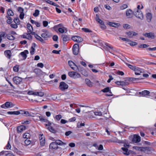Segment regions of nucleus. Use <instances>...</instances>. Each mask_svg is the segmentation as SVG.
<instances>
[{"label":"nucleus","mask_w":156,"mask_h":156,"mask_svg":"<svg viewBox=\"0 0 156 156\" xmlns=\"http://www.w3.org/2000/svg\"><path fill=\"white\" fill-rule=\"evenodd\" d=\"M126 64L130 69L135 72V74L136 75H140L141 73H144V69H142L127 63Z\"/></svg>","instance_id":"nucleus-1"},{"label":"nucleus","mask_w":156,"mask_h":156,"mask_svg":"<svg viewBox=\"0 0 156 156\" xmlns=\"http://www.w3.org/2000/svg\"><path fill=\"white\" fill-rule=\"evenodd\" d=\"M14 106V105L11 102H7L1 106L2 108H11Z\"/></svg>","instance_id":"nucleus-2"},{"label":"nucleus","mask_w":156,"mask_h":156,"mask_svg":"<svg viewBox=\"0 0 156 156\" xmlns=\"http://www.w3.org/2000/svg\"><path fill=\"white\" fill-rule=\"evenodd\" d=\"M59 87L62 91H64L68 88V85L64 82H62L60 83Z\"/></svg>","instance_id":"nucleus-3"},{"label":"nucleus","mask_w":156,"mask_h":156,"mask_svg":"<svg viewBox=\"0 0 156 156\" xmlns=\"http://www.w3.org/2000/svg\"><path fill=\"white\" fill-rule=\"evenodd\" d=\"M68 63L69 66L74 70L77 71L78 69L77 66L72 61H69Z\"/></svg>","instance_id":"nucleus-4"},{"label":"nucleus","mask_w":156,"mask_h":156,"mask_svg":"<svg viewBox=\"0 0 156 156\" xmlns=\"http://www.w3.org/2000/svg\"><path fill=\"white\" fill-rule=\"evenodd\" d=\"M134 14L137 18L141 20L143 19L144 16L142 12L140 11L137 10L135 12Z\"/></svg>","instance_id":"nucleus-5"},{"label":"nucleus","mask_w":156,"mask_h":156,"mask_svg":"<svg viewBox=\"0 0 156 156\" xmlns=\"http://www.w3.org/2000/svg\"><path fill=\"white\" fill-rule=\"evenodd\" d=\"M79 51V46L78 44H75L73 48V54L75 55L78 54Z\"/></svg>","instance_id":"nucleus-6"},{"label":"nucleus","mask_w":156,"mask_h":156,"mask_svg":"<svg viewBox=\"0 0 156 156\" xmlns=\"http://www.w3.org/2000/svg\"><path fill=\"white\" fill-rule=\"evenodd\" d=\"M22 79L21 78L18 76H15L13 77V81L16 84H19L22 82Z\"/></svg>","instance_id":"nucleus-7"},{"label":"nucleus","mask_w":156,"mask_h":156,"mask_svg":"<svg viewBox=\"0 0 156 156\" xmlns=\"http://www.w3.org/2000/svg\"><path fill=\"white\" fill-rule=\"evenodd\" d=\"M140 140V136L135 135L132 140V142L134 143H138L139 142Z\"/></svg>","instance_id":"nucleus-8"},{"label":"nucleus","mask_w":156,"mask_h":156,"mask_svg":"<svg viewBox=\"0 0 156 156\" xmlns=\"http://www.w3.org/2000/svg\"><path fill=\"white\" fill-rule=\"evenodd\" d=\"M72 39L74 41L77 42H80L83 41V39L80 37L74 36L72 37Z\"/></svg>","instance_id":"nucleus-9"},{"label":"nucleus","mask_w":156,"mask_h":156,"mask_svg":"<svg viewBox=\"0 0 156 156\" xmlns=\"http://www.w3.org/2000/svg\"><path fill=\"white\" fill-rule=\"evenodd\" d=\"M152 150V148L150 147H142L141 151L144 152L145 153L149 154Z\"/></svg>","instance_id":"nucleus-10"},{"label":"nucleus","mask_w":156,"mask_h":156,"mask_svg":"<svg viewBox=\"0 0 156 156\" xmlns=\"http://www.w3.org/2000/svg\"><path fill=\"white\" fill-rule=\"evenodd\" d=\"M134 13L133 12V11L130 9H128L126 11V16L128 18L132 17Z\"/></svg>","instance_id":"nucleus-11"},{"label":"nucleus","mask_w":156,"mask_h":156,"mask_svg":"<svg viewBox=\"0 0 156 156\" xmlns=\"http://www.w3.org/2000/svg\"><path fill=\"white\" fill-rule=\"evenodd\" d=\"M101 91L103 92H108L109 93H110V94H106V95L107 96H112V94H111L112 92H111V90H110L109 87H107L106 88H105L101 90Z\"/></svg>","instance_id":"nucleus-12"},{"label":"nucleus","mask_w":156,"mask_h":156,"mask_svg":"<svg viewBox=\"0 0 156 156\" xmlns=\"http://www.w3.org/2000/svg\"><path fill=\"white\" fill-rule=\"evenodd\" d=\"M34 72L37 75H43V73H45L43 72L41 69H34Z\"/></svg>","instance_id":"nucleus-13"},{"label":"nucleus","mask_w":156,"mask_h":156,"mask_svg":"<svg viewBox=\"0 0 156 156\" xmlns=\"http://www.w3.org/2000/svg\"><path fill=\"white\" fill-rule=\"evenodd\" d=\"M143 35L146 37L151 38L152 39L154 38L155 37L154 34L151 32H150L149 33H145V34H144Z\"/></svg>","instance_id":"nucleus-14"},{"label":"nucleus","mask_w":156,"mask_h":156,"mask_svg":"<svg viewBox=\"0 0 156 156\" xmlns=\"http://www.w3.org/2000/svg\"><path fill=\"white\" fill-rule=\"evenodd\" d=\"M29 53V52L27 50H25L23 51L20 53V55L23 58V59L25 60L27 58V54Z\"/></svg>","instance_id":"nucleus-15"},{"label":"nucleus","mask_w":156,"mask_h":156,"mask_svg":"<svg viewBox=\"0 0 156 156\" xmlns=\"http://www.w3.org/2000/svg\"><path fill=\"white\" fill-rule=\"evenodd\" d=\"M49 148L51 149H56L58 148V146L55 142L51 143L49 145Z\"/></svg>","instance_id":"nucleus-16"},{"label":"nucleus","mask_w":156,"mask_h":156,"mask_svg":"<svg viewBox=\"0 0 156 156\" xmlns=\"http://www.w3.org/2000/svg\"><path fill=\"white\" fill-rule=\"evenodd\" d=\"M26 129V127L24 125H21L18 126L17 128L18 133H20Z\"/></svg>","instance_id":"nucleus-17"},{"label":"nucleus","mask_w":156,"mask_h":156,"mask_svg":"<svg viewBox=\"0 0 156 156\" xmlns=\"http://www.w3.org/2000/svg\"><path fill=\"white\" fill-rule=\"evenodd\" d=\"M4 54L6 57L9 59H10L11 56V51L10 50H7L5 51Z\"/></svg>","instance_id":"nucleus-18"},{"label":"nucleus","mask_w":156,"mask_h":156,"mask_svg":"<svg viewBox=\"0 0 156 156\" xmlns=\"http://www.w3.org/2000/svg\"><path fill=\"white\" fill-rule=\"evenodd\" d=\"M61 37L62 38L63 41H67L70 39V37L66 35L62 34L61 36Z\"/></svg>","instance_id":"nucleus-19"},{"label":"nucleus","mask_w":156,"mask_h":156,"mask_svg":"<svg viewBox=\"0 0 156 156\" xmlns=\"http://www.w3.org/2000/svg\"><path fill=\"white\" fill-rule=\"evenodd\" d=\"M55 141V142L57 144V145L58 146V145L61 146H62L63 145H66V143L63 142L61 140H54Z\"/></svg>","instance_id":"nucleus-20"},{"label":"nucleus","mask_w":156,"mask_h":156,"mask_svg":"<svg viewBox=\"0 0 156 156\" xmlns=\"http://www.w3.org/2000/svg\"><path fill=\"white\" fill-rule=\"evenodd\" d=\"M51 36V35L50 33H43L41 35V36L43 38H46L49 37Z\"/></svg>","instance_id":"nucleus-21"},{"label":"nucleus","mask_w":156,"mask_h":156,"mask_svg":"<svg viewBox=\"0 0 156 156\" xmlns=\"http://www.w3.org/2000/svg\"><path fill=\"white\" fill-rule=\"evenodd\" d=\"M79 23L77 20H75L73 21V25L74 27L76 29L79 28Z\"/></svg>","instance_id":"nucleus-22"},{"label":"nucleus","mask_w":156,"mask_h":156,"mask_svg":"<svg viewBox=\"0 0 156 156\" xmlns=\"http://www.w3.org/2000/svg\"><path fill=\"white\" fill-rule=\"evenodd\" d=\"M35 44L33 43V45L31 47V50L30 51V53L31 55H33L34 54V51H35Z\"/></svg>","instance_id":"nucleus-23"},{"label":"nucleus","mask_w":156,"mask_h":156,"mask_svg":"<svg viewBox=\"0 0 156 156\" xmlns=\"http://www.w3.org/2000/svg\"><path fill=\"white\" fill-rule=\"evenodd\" d=\"M146 17L147 18V21L150 22L151 21L152 17L151 14L149 12L147 13L146 14Z\"/></svg>","instance_id":"nucleus-24"},{"label":"nucleus","mask_w":156,"mask_h":156,"mask_svg":"<svg viewBox=\"0 0 156 156\" xmlns=\"http://www.w3.org/2000/svg\"><path fill=\"white\" fill-rule=\"evenodd\" d=\"M44 95V92L42 91H35V95L41 97L43 96Z\"/></svg>","instance_id":"nucleus-25"},{"label":"nucleus","mask_w":156,"mask_h":156,"mask_svg":"<svg viewBox=\"0 0 156 156\" xmlns=\"http://www.w3.org/2000/svg\"><path fill=\"white\" fill-rule=\"evenodd\" d=\"M124 151L123 153L125 155H129V153L128 151V149L127 148L125 147H122L121 148Z\"/></svg>","instance_id":"nucleus-26"},{"label":"nucleus","mask_w":156,"mask_h":156,"mask_svg":"<svg viewBox=\"0 0 156 156\" xmlns=\"http://www.w3.org/2000/svg\"><path fill=\"white\" fill-rule=\"evenodd\" d=\"M6 37L7 38L10 40H13L15 39V37L11 34H6Z\"/></svg>","instance_id":"nucleus-27"},{"label":"nucleus","mask_w":156,"mask_h":156,"mask_svg":"<svg viewBox=\"0 0 156 156\" xmlns=\"http://www.w3.org/2000/svg\"><path fill=\"white\" fill-rule=\"evenodd\" d=\"M85 82L86 84L89 87H91L92 86V83H91L90 80L88 79H86L85 80Z\"/></svg>","instance_id":"nucleus-28"},{"label":"nucleus","mask_w":156,"mask_h":156,"mask_svg":"<svg viewBox=\"0 0 156 156\" xmlns=\"http://www.w3.org/2000/svg\"><path fill=\"white\" fill-rule=\"evenodd\" d=\"M139 93L140 94L145 96L148 95L150 94V92L148 90H144L142 92H140Z\"/></svg>","instance_id":"nucleus-29"},{"label":"nucleus","mask_w":156,"mask_h":156,"mask_svg":"<svg viewBox=\"0 0 156 156\" xmlns=\"http://www.w3.org/2000/svg\"><path fill=\"white\" fill-rule=\"evenodd\" d=\"M37 117L38 118V119H37L38 120H39L42 122H46L47 121L46 119H45L42 116H37Z\"/></svg>","instance_id":"nucleus-30"},{"label":"nucleus","mask_w":156,"mask_h":156,"mask_svg":"<svg viewBox=\"0 0 156 156\" xmlns=\"http://www.w3.org/2000/svg\"><path fill=\"white\" fill-rule=\"evenodd\" d=\"M6 17L8 19L6 21L7 23L9 24H10L12 22V19L9 16H6Z\"/></svg>","instance_id":"nucleus-31"},{"label":"nucleus","mask_w":156,"mask_h":156,"mask_svg":"<svg viewBox=\"0 0 156 156\" xmlns=\"http://www.w3.org/2000/svg\"><path fill=\"white\" fill-rule=\"evenodd\" d=\"M8 114L10 115H18L20 114V113L19 111H13V112H7Z\"/></svg>","instance_id":"nucleus-32"},{"label":"nucleus","mask_w":156,"mask_h":156,"mask_svg":"<svg viewBox=\"0 0 156 156\" xmlns=\"http://www.w3.org/2000/svg\"><path fill=\"white\" fill-rule=\"evenodd\" d=\"M96 16L97 17L96 18V20L97 22H98L100 24L104 23V22L102 20L99 18L98 15V14H96Z\"/></svg>","instance_id":"nucleus-33"},{"label":"nucleus","mask_w":156,"mask_h":156,"mask_svg":"<svg viewBox=\"0 0 156 156\" xmlns=\"http://www.w3.org/2000/svg\"><path fill=\"white\" fill-rule=\"evenodd\" d=\"M48 130L52 133H55L56 132V130L51 126H48Z\"/></svg>","instance_id":"nucleus-34"},{"label":"nucleus","mask_w":156,"mask_h":156,"mask_svg":"<svg viewBox=\"0 0 156 156\" xmlns=\"http://www.w3.org/2000/svg\"><path fill=\"white\" fill-rule=\"evenodd\" d=\"M5 35V33L4 32H0V43L2 41V37H4Z\"/></svg>","instance_id":"nucleus-35"},{"label":"nucleus","mask_w":156,"mask_h":156,"mask_svg":"<svg viewBox=\"0 0 156 156\" xmlns=\"http://www.w3.org/2000/svg\"><path fill=\"white\" fill-rule=\"evenodd\" d=\"M27 27L28 29L29 30L28 31V32H31V31H32L33 30V27L30 24L28 23L27 25Z\"/></svg>","instance_id":"nucleus-36"},{"label":"nucleus","mask_w":156,"mask_h":156,"mask_svg":"<svg viewBox=\"0 0 156 156\" xmlns=\"http://www.w3.org/2000/svg\"><path fill=\"white\" fill-rule=\"evenodd\" d=\"M36 36H37V37H36V38L37 40L40 41L42 43H45L44 40L41 37H40V36H39L38 35H36Z\"/></svg>","instance_id":"nucleus-37"},{"label":"nucleus","mask_w":156,"mask_h":156,"mask_svg":"<svg viewBox=\"0 0 156 156\" xmlns=\"http://www.w3.org/2000/svg\"><path fill=\"white\" fill-rule=\"evenodd\" d=\"M108 24L109 26L114 27H116L118 25V23H116L111 22H109Z\"/></svg>","instance_id":"nucleus-38"},{"label":"nucleus","mask_w":156,"mask_h":156,"mask_svg":"<svg viewBox=\"0 0 156 156\" xmlns=\"http://www.w3.org/2000/svg\"><path fill=\"white\" fill-rule=\"evenodd\" d=\"M30 136V134L28 133H26L24 134L23 135V137L24 138H29Z\"/></svg>","instance_id":"nucleus-39"},{"label":"nucleus","mask_w":156,"mask_h":156,"mask_svg":"<svg viewBox=\"0 0 156 156\" xmlns=\"http://www.w3.org/2000/svg\"><path fill=\"white\" fill-rule=\"evenodd\" d=\"M75 73L76 72H69L68 73V74L70 77L73 78L74 76H75Z\"/></svg>","instance_id":"nucleus-40"},{"label":"nucleus","mask_w":156,"mask_h":156,"mask_svg":"<svg viewBox=\"0 0 156 156\" xmlns=\"http://www.w3.org/2000/svg\"><path fill=\"white\" fill-rule=\"evenodd\" d=\"M7 15L10 16H13L14 15V13L11 10L9 9L7 11Z\"/></svg>","instance_id":"nucleus-41"},{"label":"nucleus","mask_w":156,"mask_h":156,"mask_svg":"<svg viewBox=\"0 0 156 156\" xmlns=\"http://www.w3.org/2000/svg\"><path fill=\"white\" fill-rule=\"evenodd\" d=\"M39 14V11L38 10L36 9L35 11L34 12L33 14V15L35 17L38 16Z\"/></svg>","instance_id":"nucleus-42"},{"label":"nucleus","mask_w":156,"mask_h":156,"mask_svg":"<svg viewBox=\"0 0 156 156\" xmlns=\"http://www.w3.org/2000/svg\"><path fill=\"white\" fill-rule=\"evenodd\" d=\"M13 71L16 72H18L19 70V66L17 65H16L13 68Z\"/></svg>","instance_id":"nucleus-43"},{"label":"nucleus","mask_w":156,"mask_h":156,"mask_svg":"<svg viewBox=\"0 0 156 156\" xmlns=\"http://www.w3.org/2000/svg\"><path fill=\"white\" fill-rule=\"evenodd\" d=\"M13 21L16 24H19L20 23V20L18 17L15 18L14 19Z\"/></svg>","instance_id":"nucleus-44"},{"label":"nucleus","mask_w":156,"mask_h":156,"mask_svg":"<svg viewBox=\"0 0 156 156\" xmlns=\"http://www.w3.org/2000/svg\"><path fill=\"white\" fill-rule=\"evenodd\" d=\"M149 45L147 44H141L138 46L140 48H144L149 47Z\"/></svg>","instance_id":"nucleus-45"},{"label":"nucleus","mask_w":156,"mask_h":156,"mask_svg":"<svg viewBox=\"0 0 156 156\" xmlns=\"http://www.w3.org/2000/svg\"><path fill=\"white\" fill-rule=\"evenodd\" d=\"M82 30L83 31L86 33H90L92 32V31L90 30L87 28H82Z\"/></svg>","instance_id":"nucleus-46"},{"label":"nucleus","mask_w":156,"mask_h":156,"mask_svg":"<svg viewBox=\"0 0 156 156\" xmlns=\"http://www.w3.org/2000/svg\"><path fill=\"white\" fill-rule=\"evenodd\" d=\"M80 74L76 72L73 78L75 79L78 78L80 77Z\"/></svg>","instance_id":"nucleus-47"},{"label":"nucleus","mask_w":156,"mask_h":156,"mask_svg":"<svg viewBox=\"0 0 156 156\" xmlns=\"http://www.w3.org/2000/svg\"><path fill=\"white\" fill-rule=\"evenodd\" d=\"M94 115L96 116H101L102 113L101 111H95L94 112Z\"/></svg>","instance_id":"nucleus-48"},{"label":"nucleus","mask_w":156,"mask_h":156,"mask_svg":"<svg viewBox=\"0 0 156 156\" xmlns=\"http://www.w3.org/2000/svg\"><path fill=\"white\" fill-rule=\"evenodd\" d=\"M128 7L127 5L126 4H123L120 6V9L121 10H123Z\"/></svg>","instance_id":"nucleus-49"},{"label":"nucleus","mask_w":156,"mask_h":156,"mask_svg":"<svg viewBox=\"0 0 156 156\" xmlns=\"http://www.w3.org/2000/svg\"><path fill=\"white\" fill-rule=\"evenodd\" d=\"M24 115L25 116H32V115L30 113H29V112L28 111H25V112H24Z\"/></svg>","instance_id":"nucleus-50"},{"label":"nucleus","mask_w":156,"mask_h":156,"mask_svg":"<svg viewBox=\"0 0 156 156\" xmlns=\"http://www.w3.org/2000/svg\"><path fill=\"white\" fill-rule=\"evenodd\" d=\"M126 34L129 36V37H133V32L129 31L126 32Z\"/></svg>","instance_id":"nucleus-51"},{"label":"nucleus","mask_w":156,"mask_h":156,"mask_svg":"<svg viewBox=\"0 0 156 156\" xmlns=\"http://www.w3.org/2000/svg\"><path fill=\"white\" fill-rule=\"evenodd\" d=\"M142 147H138L137 146H134L133 147V148L137 150V151H141Z\"/></svg>","instance_id":"nucleus-52"},{"label":"nucleus","mask_w":156,"mask_h":156,"mask_svg":"<svg viewBox=\"0 0 156 156\" xmlns=\"http://www.w3.org/2000/svg\"><path fill=\"white\" fill-rule=\"evenodd\" d=\"M40 142L41 145L42 146H44V145L45 144V139H44V140H43V139L41 140H40Z\"/></svg>","instance_id":"nucleus-53"},{"label":"nucleus","mask_w":156,"mask_h":156,"mask_svg":"<svg viewBox=\"0 0 156 156\" xmlns=\"http://www.w3.org/2000/svg\"><path fill=\"white\" fill-rule=\"evenodd\" d=\"M28 94L30 95H35V91H30L28 92L27 93Z\"/></svg>","instance_id":"nucleus-54"},{"label":"nucleus","mask_w":156,"mask_h":156,"mask_svg":"<svg viewBox=\"0 0 156 156\" xmlns=\"http://www.w3.org/2000/svg\"><path fill=\"white\" fill-rule=\"evenodd\" d=\"M62 117V115H61L59 114L56 116L55 119L57 120L58 121L61 119Z\"/></svg>","instance_id":"nucleus-55"},{"label":"nucleus","mask_w":156,"mask_h":156,"mask_svg":"<svg viewBox=\"0 0 156 156\" xmlns=\"http://www.w3.org/2000/svg\"><path fill=\"white\" fill-rule=\"evenodd\" d=\"M18 11L20 13L23 12L24 9L21 7H19L17 9Z\"/></svg>","instance_id":"nucleus-56"},{"label":"nucleus","mask_w":156,"mask_h":156,"mask_svg":"<svg viewBox=\"0 0 156 156\" xmlns=\"http://www.w3.org/2000/svg\"><path fill=\"white\" fill-rule=\"evenodd\" d=\"M28 34H27V38L29 40H31L32 39V36L30 35V34L29 33L30 32H28Z\"/></svg>","instance_id":"nucleus-57"},{"label":"nucleus","mask_w":156,"mask_h":156,"mask_svg":"<svg viewBox=\"0 0 156 156\" xmlns=\"http://www.w3.org/2000/svg\"><path fill=\"white\" fill-rule=\"evenodd\" d=\"M123 28L125 29H129L130 28V25L128 24H124L123 25Z\"/></svg>","instance_id":"nucleus-58"},{"label":"nucleus","mask_w":156,"mask_h":156,"mask_svg":"<svg viewBox=\"0 0 156 156\" xmlns=\"http://www.w3.org/2000/svg\"><path fill=\"white\" fill-rule=\"evenodd\" d=\"M39 137L40 140H43L45 139L44 136L43 134H40L39 135Z\"/></svg>","instance_id":"nucleus-59"},{"label":"nucleus","mask_w":156,"mask_h":156,"mask_svg":"<svg viewBox=\"0 0 156 156\" xmlns=\"http://www.w3.org/2000/svg\"><path fill=\"white\" fill-rule=\"evenodd\" d=\"M30 143H31L30 140H28L27 139H26L25 141V143L27 145H29V144H30Z\"/></svg>","instance_id":"nucleus-60"},{"label":"nucleus","mask_w":156,"mask_h":156,"mask_svg":"<svg viewBox=\"0 0 156 156\" xmlns=\"http://www.w3.org/2000/svg\"><path fill=\"white\" fill-rule=\"evenodd\" d=\"M121 86H126L128 84V83L123 81H121Z\"/></svg>","instance_id":"nucleus-61"},{"label":"nucleus","mask_w":156,"mask_h":156,"mask_svg":"<svg viewBox=\"0 0 156 156\" xmlns=\"http://www.w3.org/2000/svg\"><path fill=\"white\" fill-rule=\"evenodd\" d=\"M17 24H12L10 25L11 27L14 28L16 29V28L18 26L17 25Z\"/></svg>","instance_id":"nucleus-62"},{"label":"nucleus","mask_w":156,"mask_h":156,"mask_svg":"<svg viewBox=\"0 0 156 156\" xmlns=\"http://www.w3.org/2000/svg\"><path fill=\"white\" fill-rule=\"evenodd\" d=\"M24 16V13L23 12L21 13L20 15V19L21 20H23Z\"/></svg>","instance_id":"nucleus-63"},{"label":"nucleus","mask_w":156,"mask_h":156,"mask_svg":"<svg viewBox=\"0 0 156 156\" xmlns=\"http://www.w3.org/2000/svg\"><path fill=\"white\" fill-rule=\"evenodd\" d=\"M43 25L44 27H47L48 24V21H44L43 22Z\"/></svg>","instance_id":"nucleus-64"}]
</instances>
